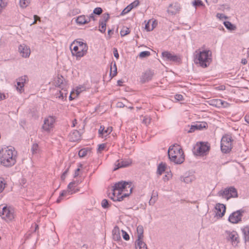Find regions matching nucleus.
Returning a JSON list of instances; mask_svg holds the SVG:
<instances>
[{
  "mask_svg": "<svg viewBox=\"0 0 249 249\" xmlns=\"http://www.w3.org/2000/svg\"><path fill=\"white\" fill-rule=\"evenodd\" d=\"M132 190L131 182L120 181L114 185L112 192L109 193L108 196L114 201H121L124 197L128 196Z\"/></svg>",
  "mask_w": 249,
  "mask_h": 249,
  "instance_id": "obj_1",
  "label": "nucleus"
},
{
  "mask_svg": "<svg viewBox=\"0 0 249 249\" xmlns=\"http://www.w3.org/2000/svg\"><path fill=\"white\" fill-rule=\"evenodd\" d=\"M17 152L11 146H4L0 149V164L5 167H11L17 162Z\"/></svg>",
  "mask_w": 249,
  "mask_h": 249,
  "instance_id": "obj_2",
  "label": "nucleus"
},
{
  "mask_svg": "<svg viewBox=\"0 0 249 249\" xmlns=\"http://www.w3.org/2000/svg\"><path fill=\"white\" fill-rule=\"evenodd\" d=\"M168 155L170 160L176 164H181L185 160L183 151L178 144H174L169 147Z\"/></svg>",
  "mask_w": 249,
  "mask_h": 249,
  "instance_id": "obj_3",
  "label": "nucleus"
},
{
  "mask_svg": "<svg viewBox=\"0 0 249 249\" xmlns=\"http://www.w3.org/2000/svg\"><path fill=\"white\" fill-rule=\"evenodd\" d=\"M70 50L73 56L77 59L84 56L87 53L88 46L86 43L74 40L70 45Z\"/></svg>",
  "mask_w": 249,
  "mask_h": 249,
  "instance_id": "obj_4",
  "label": "nucleus"
},
{
  "mask_svg": "<svg viewBox=\"0 0 249 249\" xmlns=\"http://www.w3.org/2000/svg\"><path fill=\"white\" fill-rule=\"evenodd\" d=\"M211 61V52L209 50L200 51L196 54L194 59L195 64L203 68L208 67Z\"/></svg>",
  "mask_w": 249,
  "mask_h": 249,
  "instance_id": "obj_5",
  "label": "nucleus"
},
{
  "mask_svg": "<svg viewBox=\"0 0 249 249\" xmlns=\"http://www.w3.org/2000/svg\"><path fill=\"white\" fill-rule=\"evenodd\" d=\"M232 141L231 135L225 134L222 137L220 143L221 150L222 153L225 154L230 153L232 148Z\"/></svg>",
  "mask_w": 249,
  "mask_h": 249,
  "instance_id": "obj_6",
  "label": "nucleus"
},
{
  "mask_svg": "<svg viewBox=\"0 0 249 249\" xmlns=\"http://www.w3.org/2000/svg\"><path fill=\"white\" fill-rule=\"evenodd\" d=\"M219 196L229 200L231 197H236L238 196L236 189L233 187L225 188L224 190H221L218 193Z\"/></svg>",
  "mask_w": 249,
  "mask_h": 249,
  "instance_id": "obj_7",
  "label": "nucleus"
},
{
  "mask_svg": "<svg viewBox=\"0 0 249 249\" xmlns=\"http://www.w3.org/2000/svg\"><path fill=\"white\" fill-rule=\"evenodd\" d=\"M210 149V145L207 142H200L196 144L194 148V153L197 156H203Z\"/></svg>",
  "mask_w": 249,
  "mask_h": 249,
  "instance_id": "obj_8",
  "label": "nucleus"
},
{
  "mask_svg": "<svg viewBox=\"0 0 249 249\" xmlns=\"http://www.w3.org/2000/svg\"><path fill=\"white\" fill-rule=\"evenodd\" d=\"M244 210L240 209L232 212L229 216L228 221L232 224H237L242 221Z\"/></svg>",
  "mask_w": 249,
  "mask_h": 249,
  "instance_id": "obj_9",
  "label": "nucleus"
},
{
  "mask_svg": "<svg viewBox=\"0 0 249 249\" xmlns=\"http://www.w3.org/2000/svg\"><path fill=\"white\" fill-rule=\"evenodd\" d=\"M161 57L165 61H170L173 62L179 63L181 59L179 55L171 53L169 51H165L161 53Z\"/></svg>",
  "mask_w": 249,
  "mask_h": 249,
  "instance_id": "obj_10",
  "label": "nucleus"
},
{
  "mask_svg": "<svg viewBox=\"0 0 249 249\" xmlns=\"http://www.w3.org/2000/svg\"><path fill=\"white\" fill-rule=\"evenodd\" d=\"M55 122V118L53 116H49L44 120V123L42 125V129L47 132H50L53 127L54 124Z\"/></svg>",
  "mask_w": 249,
  "mask_h": 249,
  "instance_id": "obj_11",
  "label": "nucleus"
},
{
  "mask_svg": "<svg viewBox=\"0 0 249 249\" xmlns=\"http://www.w3.org/2000/svg\"><path fill=\"white\" fill-rule=\"evenodd\" d=\"M226 232L227 234L226 239L228 241H230L233 246H236L239 242L238 234L235 231H226Z\"/></svg>",
  "mask_w": 249,
  "mask_h": 249,
  "instance_id": "obj_12",
  "label": "nucleus"
},
{
  "mask_svg": "<svg viewBox=\"0 0 249 249\" xmlns=\"http://www.w3.org/2000/svg\"><path fill=\"white\" fill-rule=\"evenodd\" d=\"M0 215L7 221H11L14 217L13 212L7 207H4L1 211H0Z\"/></svg>",
  "mask_w": 249,
  "mask_h": 249,
  "instance_id": "obj_13",
  "label": "nucleus"
},
{
  "mask_svg": "<svg viewBox=\"0 0 249 249\" xmlns=\"http://www.w3.org/2000/svg\"><path fill=\"white\" fill-rule=\"evenodd\" d=\"M132 163V160L131 159H124L121 160H118L114 163L113 170L115 171L120 168L126 167L130 166Z\"/></svg>",
  "mask_w": 249,
  "mask_h": 249,
  "instance_id": "obj_14",
  "label": "nucleus"
},
{
  "mask_svg": "<svg viewBox=\"0 0 249 249\" xmlns=\"http://www.w3.org/2000/svg\"><path fill=\"white\" fill-rule=\"evenodd\" d=\"M210 105L217 107H227L229 106V104L227 102L219 99H213L209 101Z\"/></svg>",
  "mask_w": 249,
  "mask_h": 249,
  "instance_id": "obj_15",
  "label": "nucleus"
},
{
  "mask_svg": "<svg viewBox=\"0 0 249 249\" xmlns=\"http://www.w3.org/2000/svg\"><path fill=\"white\" fill-rule=\"evenodd\" d=\"M28 80V78L27 75L22 76L17 79V90L19 92L21 93L24 91V84L26 81Z\"/></svg>",
  "mask_w": 249,
  "mask_h": 249,
  "instance_id": "obj_16",
  "label": "nucleus"
},
{
  "mask_svg": "<svg viewBox=\"0 0 249 249\" xmlns=\"http://www.w3.org/2000/svg\"><path fill=\"white\" fill-rule=\"evenodd\" d=\"M154 74L153 71L151 70H146L142 73L140 78L141 82L142 83L149 82L152 79Z\"/></svg>",
  "mask_w": 249,
  "mask_h": 249,
  "instance_id": "obj_17",
  "label": "nucleus"
},
{
  "mask_svg": "<svg viewBox=\"0 0 249 249\" xmlns=\"http://www.w3.org/2000/svg\"><path fill=\"white\" fill-rule=\"evenodd\" d=\"M18 51L21 55L24 58L29 57L31 53L30 48L25 44L19 46Z\"/></svg>",
  "mask_w": 249,
  "mask_h": 249,
  "instance_id": "obj_18",
  "label": "nucleus"
},
{
  "mask_svg": "<svg viewBox=\"0 0 249 249\" xmlns=\"http://www.w3.org/2000/svg\"><path fill=\"white\" fill-rule=\"evenodd\" d=\"M226 206L223 204L217 203L215 206V216L222 217L226 212Z\"/></svg>",
  "mask_w": 249,
  "mask_h": 249,
  "instance_id": "obj_19",
  "label": "nucleus"
},
{
  "mask_svg": "<svg viewBox=\"0 0 249 249\" xmlns=\"http://www.w3.org/2000/svg\"><path fill=\"white\" fill-rule=\"evenodd\" d=\"M109 18V15H104L103 18L99 20V30L101 33H104L106 31L107 22Z\"/></svg>",
  "mask_w": 249,
  "mask_h": 249,
  "instance_id": "obj_20",
  "label": "nucleus"
},
{
  "mask_svg": "<svg viewBox=\"0 0 249 249\" xmlns=\"http://www.w3.org/2000/svg\"><path fill=\"white\" fill-rule=\"evenodd\" d=\"M68 138L71 142H78L81 139V134L79 131L73 130L70 133Z\"/></svg>",
  "mask_w": 249,
  "mask_h": 249,
  "instance_id": "obj_21",
  "label": "nucleus"
},
{
  "mask_svg": "<svg viewBox=\"0 0 249 249\" xmlns=\"http://www.w3.org/2000/svg\"><path fill=\"white\" fill-rule=\"evenodd\" d=\"M180 7L178 3H174L170 4L167 10L168 13L175 15L180 11Z\"/></svg>",
  "mask_w": 249,
  "mask_h": 249,
  "instance_id": "obj_22",
  "label": "nucleus"
},
{
  "mask_svg": "<svg viewBox=\"0 0 249 249\" xmlns=\"http://www.w3.org/2000/svg\"><path fill=\"white\" fill-rule=\"evenodd\" d=\"M78 185V182L72 181L70 182L68 185V195H72L78 192L79 189L76 188Z\"/></svg>",
  "mask_w": 249,
  "mask_h": 249,
  "instance_id": "obj_23",
  "label": "nucleus"
},
{
  "mask_svg": "<svg viewBox=\"0 0 249 249\" xmlns=\"http://www.w3.org/2000/svg\"><path fill=\"white\" fill-rule=\"evenodd\" d=\"M56 86L61 89L62 90L66 91L67 85L62 76H58L55 82Z\"/></svg>",
  "mask_w": 249,
  "mask_h": 249,
  "instance_id": "obj_24",
  "label": "nucleus"
},
{
  "mask_svg": "<svg viewBox=\"0 0 249 249\" xmlns=\"http://www.w3.org/2000/svg\"><path fill=\"white\" fill-rule=\"evenodd\" d=\"M112 238L116 241H119L121 239L120 230L117 226H115L112 230Z\"/></svg>",
  "mask_w": 249,
  "mask_h": 249,
  "instance_id": "obj_25",
  "label": "nucleus"
},
{
  "mask_svg": "<svg viewBox=\"0 0 249 249\" xmlns=\"http://www.w3.org/2000/svg\"><path fill=\"white\" fill-rule=\"evenodd\" d=\"M76 22L79 25H83L88 23V21L87 20V18L84 15H81L78 16L76 19Z\"/></svg>",
  "mask_w": 249,
  "mask_h": 249,
  "instance_id": "obj_26",
  "label": "nucleus"
},
{
  "mask_svg": "<svg viewBox=\"0 0 249 249\" xmlns=\"http://www.w3.org/2000/svg\"><path fill=\"white\" fill-rule=\"evenodd\" d=\"M244 235L245 242L249 241V226H246L241 229Z\"/></svg>",
  "mask_w": 249,
  "mask_h": 249,
  "instance_id": "obj_27",
  "label": "nucleus"
},
{
  "mask_svg": "<svg viewBox=\"0 0 249 249\" xmlns=\"http://www.w3.org/2000/svg\"><path fill=\"white\" fill-rule=\"evenodd\" d=\"M194 127H195L196 130H202L208 127V124L207 123L205 122H199L194 124Z\"/></svg>",
  "mask_w": 249,
  "mask_h": 249,
  "instance_id": "obj_28",
  "label": "nucleus"
},
{
  "mask_svg": "<svg viewBox=\"0 0 249 249\" xmlns=\"http://www.w3.org/2000/svg\"><path fill=\"white\" fill-rule=\"evenodd\" d=\"M136 249H147L146 245L142 241V239L137 240L136 245Z\"/></svg>",
  "mask_w": 249,
  "mask_h": 249,
  "instance_id": "obj_29",
  "label": "nucleus"
},
{
  "mask_svg": "<svg viewBox=\"0 0 249 249\" xmlns=\"http://www.w3.org/2000/svg\"><path fill=\"white\" fill-rule=\"evenodd\" d=\"M137 231L138 234V239H142L143 237V228L142 225H139L137 228Z\"/></svg>",
  "mask_w": 249,
  "mask_h": 249,
  "instance_id": "obj_30",
  "label": "nucleus"
},
{
  "mask_svg": "<svg viewBox=\"0 0 249 249\" xmlns=\"http://www.w3.org/2000/svg\"><path fill=\"white\" fill-rule=\"evenodd\" d=\"M158 193L157 192H153L151 198L149 201L150 205H153L158 199Z\"/></svg>",
  "mask_w": 249,
  "mask_h": 249,
  "instance_id": "obj_31",
  "label": "nucleus"
},
{
  "mask_svg": "<svg viewBox=\"0 0 249 249\" xmlns=\"http://www.w3.org/2000/svg\"><path fill=\"white\" fill-rule=\"evenodd\" d=\"M90 150L89 148H84L79 150L78 155L80 158L85 157L88 154Z\"/></svg>",
  "mask_w": 249,
  "mask_h": 249,
  "instance_id": "obj_32",
  "label": "nucleus"
},
{
  "mask_svg": "<svg viewBox=\"0 0 249 249\" xmlns=\"http://www.w3.org/2000/svg\"><path fill=\"white\" fill-rule=\"evenodd\" d=\"M224 25L226 28L230 30H233L235 29V26L231 22L226 21L224 22Z\"/></svg>",
  "mask_w": 249,
  "mask_h": 249,
  "instance_id": "obj_33",
  "label": "nucleus"
},
{
  "mask_svg": "<svg viewBox=\"0 0 249 249\" xmlns=\"http://www.w3.org/2000/svg\"><path fill=\"white\" fill-rule=\"evenodd\" d=\"M111 130L108 128L107 129H105V127L104 126H100V127L99 129V133L101 134L104 135L105 134H109Z\"/></svg>",
  "mask_w": 249,
  "mask_h": 249,
  "instance_id": "obj_34",
  "label": "nucleus"
},
{
  "mask_svg": "<svg viewBox=\"0 0 249 249\" xmlns=\"http://www.w3.org/2000/svg\"><path fill=\"white\" fill-rule=\"evenodd\" d=\"M117 73V69L115 62H114L113 67L112 68L111 66L110 67V75L112 76V77L115 76Z\"/></svg>",
  "mask_w": 249,
  "mask_h": 249,
  "instance_id": "obj_35",
  "label": "nucleus"
},
{
  "mask_svg": "<svg viewBox=\"0 0 249 249\" xmlns=\"http://www.w3.org/2000/svg\"><path fill=\"white\" fill-rule=\"evenodd\" d=\"M165 166L163 163H160L158 166L157 169V173L159 175H161L162 173L165 171Z\"/></svg>",
  "mask_w": 249,
  "mask_h": 249,
  "instance_id": "obj_36",
  "label": "nucleus"
},
{
  "mask_svg": "<svg viewBox=\"0 0 249 249\" xmlns=\"http://www.w3.org/2000/svg\"><path fill=\"white\" fill-rule=\"evenodd\" d=\"M130 33L129 28L124 27L120 31V35L122 37H123Z\"/></svg>",
  "mask_w": 249,
  "mask_h": 249,
  "instance_id": "obj_37",
  "label": "nucleus"
},
{
  "mask_svg": "<svg viewBox=\"0 0 249 249\" xmlns=\"http://www.w3.org/2000/svg\"><path fill=\"white\" fill-rule=\"evenodd\" d=\"M6 185L5 179L2 178H0V194L2 192Z\"/></svg>",
  "mask_w": 249,
  "mask_h": 249,
  "instance_id": "obj_38",
  "label": "nucleus"
},
{
  "mask_svg": "<svg viewBox=\"0 0 249 249\" xmlns=\"http://www.w3.org/2000/svg\"><path fill=\"white\" fill-rule=\"evenodd\" d=\"M31 151L33 154H37L39 152V147L37 143H34L31 147Z\"/></svg>",
  "mask_w": 249,
  "mask_h": 249,
  "instance_id": "obj_39",
  "label": "nucleus"
},
{
  "mask_svg": "<svg viewBox=\"0 0 249 249\" xmlns=\"http://www.w3.org/2000/svg\"><path fill=\"white\" fill-rule=\"evenodd\" d=\"M30 3V0H20L19 5L21 7L26 8Z\"/></svg>",
  "mask_w": 249,
  "mask_h": 249,
  "instance_id": "obj_40",
  "label": "nucleus"
},
{
  "mask_svg": "<svg viewBox=\"0 0 249 249\" xmlns=\"http://www.w3.org/2000/svg\"><path fill=\"white\" fill-rule=\"evenodd\" d=\"M86 89V88L85 86H79L76 87V97L78 96V95L83 91L85 90Z\"/></svg>",
  "mask_w": 249,
  "mask_h": 249,
  "instance_id": "obj_41",
  "label": "nucleus"
},
{
  "mask_svg": "<svg viewBox=\"0 0 249 249\" xmlns=\"http://www.w3.org/2000/svg\"><path fill=\"white\" fill-rule=\"evenodd\" d=\"M62 90L63 91L60 90L59 91V95H57V97L61 100H64L66 98V95L67 93L66 92V90L65 91H64V90Z\"/></svg>",
  "mask_w": 249,
  "mask_h": 249,
  "instance_id": "obj_42",
  "label": "nucleus"
},
{
  "mask_svg": "<svg viewBox=\"0 0 249 249\" xmlns=\"http://www.w3.org/2000/svg\"><path fill=\"white\" fill-rule=\"evenodd\" d=\"M67 195H68V192L67 191H66V190L62 191L61 192V193L60 194V195H59L58 198H57L56 202L57 203H59L61 201L62 197L66 196Z\"/></svg>",
  "mask_w": 249,
  "mask_h": 249,
  "instance_id": "obj_43",
  "label": "nucleus"
},
{
  "mask_svg": "<svg viewBox=\"0 0 249 249\" xmlns=\"http://www.w3.org/2000/svg\"><path fill=\"white\" fill-rule=\"evenodd\" d=\"M193 5L196 7L198 6H203L204 4L202 1L201 0H194V1L193 2Z\"/></svg>",
  "mask_w": 249,
  "mask_h": 249,
  "instance_id": "obj_44",
  "label": "nucleus"
},
{
  "mask_svg": "<svg viewBox=\"0 0 249 249\" xmlns=\"http://www.w3.org/2000/svg\"><path fill=\"white\" fill-rule=\"evenodd\" d=\"M132 9L130 6L129 5L127 6L122 12L121 15H124L127 13H128L129 12H130Z\"/></svg>",
  "mask_w": 249,
  "mask_h": 249,
  "instance_id": "obj_45",
  "label": "nucleus"
},
{
  "mask_svg": "<svg viewBox=\"0 0 249 249\" xmlns=\"http://www.w3.org/2000/svg\"><path fill=\"white\" fill-rule=\"evenodd\" d=\"M150 55V53L149 51H143L140 53L139 56L141 58H143L148 56Z\"/></svg>",
  "mask_w": 249,
  "mask_h": 249,
  "instance_id": "obj_46",
  "label": "nucleus"
},
{
  "mask_svg": "<svg viewBox=\"0 0 249 249\" xmlns=\"http://www.w3.org/2000/svg\"><path fill=\"white\" fill-rule=\"evenodd\" d=\"M102 9L100 7H96L94 8L93 11V14L100 15L102 13Z\"/></svg>",
  "mask_w": 249,
  "mask_h": 249,
  "instance_id": "obj_47",
  "label": "nucleus"
},
{
  "mask_svg": "<svg viewBox=\"0 0 249 249\" xmlns=\"http://www.w3.org/2000/svg\"><path fill=\"white\" fill-rule=\"evenodd\" d=\"M101 205H102V207L104 208H108L109 207L108 201L106 199H104L102 201Z\"/></svg>",
  "mask_w": 249,
  "mask_h": 249,
  "instance_id": "obj_48",
  "label": "nucleus"
},
{
  "mask_svg": "<svg viewBox=\"0 0 249 249\" xmlns=\"http://www.w3.org/2000/svg\"><path fill=\"white\" fill-rule=\"evenodd\" d=\"M140 2L138 0H135L133 2L131 3L130 4V6L132 9L137 7L139 5Z\"/></svg>",
  "mask_w": 249,
  "mask_h": 249,
  "instance_id": "obj_49",
  "label": "nucleus"
},
{
  "mask_svg": "<svg viewBox=\"0 0 249 249\" xmlns=\"http://www.w3.org/2000/svg\"><path fill=\"white\" fill-rule=\"evenodd\" d=\"M122 233H123V238L125 240H126V241L128 240L129 239V238H130L129 235H128V234L126 231H125L124 230H122Z\"/></svg>",
  "mask_w": 249,
  "mask_h": 249,
  "instance_id": "obj_50",
  "label": "nucleus"
},
{
  "mask_svg": "<svg viewBox=\"0 0 249 249\" xmlns=\"http://www.w3.org/2000/svg\"><path fill=\"white\" fill-rule=\"evenodd\" d=\"M194 124L193 125H191V126H190L189 125H188V127H189V130H187V129H186V130L187 131L188 133H193L196 130V129L195 127H194Z\"/></svg>",
  "mask_w": 249,
  "mask_h": 249,
  "instance_id": "obj_51",
  "label": "nucleus"
},
{
  "mask_svg": "<svg viewBox=\"0 0 249 249\" xmlns=\"http://www.w3.org/2000/svg\"><path fill=\"white\" fill-rule=\"evenodd\" d=\"M87 20L88 21V23L90 22L91 20H95V17L94 16V14L91 13L89 16L86 17Z\"/></svg>",
  "mask_w": 249,
  "mask_h": 249,
  "instance_id": "obj_52",
  "label": "nucleus"
},
{
  "mask_svg": "<svg viewBox=\"0 0 249 249\" xmlns=\"http://www.w3.org/2000/svg\"><path fill=\"white\" fill-rule=\"evenodd\" d=\"M175 98L177 101H182L183 99V96L181 94H177L175 96Z\"/></svg>",
  "mask_w": 249,
  "mask_h": 249,
  "instance_id": "obj_53",
  "label": "nucleus"
},
{
  "mask_svg": "<svg viewBox=\"0 0 249 249\" xmlns=\"http://www.w3.org/2000/svg\"><path fill=\"white\" fill-rule=\"evenodd\" d=\"M150 118L148 117H145L143 119V123H144L146 125H148L150 123Z\"/></svg>",
  "mask_w": 249,
  "mask_h": 249,
  "instance_id": "obj_54",
  "label": "nucleus"
},
{
  "mask_svg": "<svg viewBox=\"0 0 249 249\" xmlns=\"http://www.w3.org/2000/svg\"><path fill=\"white\" fill-rule=\"evenodd\" d=\"M192 177H186L184 178L183 181L187 183H188L192 181Z\"/></svg>",
  "mask_w": 249,
  "mask_h": 249,
  "instance_id": "obj_55",
  "label": "nucleus"
},
{
  "mask_svg": "<svg viewBox=\"0 0 249 249\" xmlns=\"http://www.w3.org/2000/svg\"><path fill=\"white\" fill-rule=\"evenodd\" d=\"M113 33V30L109 29L107 31V39H109L111 38V35Z\"/></svg>",
  "mask_w": 249,
  "mask_h": 249,
  "instance_id": "obj_56",
  "label": "nucleus"
},
{
  "mask_svg": "<svg viewBox=\"0 0 249 249\" xmlns=\"http://www.w3.org/2000/svg\"><path fill=\"white\" fill-rule=\"evenodd\" d=\"M113 54H114V57L118 59V58L119 57V53H118L117 49L116 48H114L113 49Z\"/></svg>",
  "mask_w": 249,
  "mask_h": 249,
  "instance_id": "obj_57",
  "label": "nucleus"
},
{
  "mask_svg": "<svg viewBox=\"0 0 249 249\" xmlns=\"http://www.w3.org/2000/svg\"><path fill=\"white\" fill-rule=\"evenodd\" d=\"M217 18H220V19H223V18H226L227 17L222 13H217L216 14Z\"/></svg>",
  "mask_w": 249,
  "mask_h": 249,
  "instance_id": "obj_58",
  "label": "nucleus"
},
{
  "mask_svg": "<svg viewBox=\"0 0 249 249\" xmlns=\"http://www.w3.org/2000/svg\"><path fill=\"white\" fill-rule=\"evenodd\" d=\"M105 147H106L105 144H104V143L100 144L99 145L98 150L99 151L103 150L105 148Z\"/></svg>",
  "mask_w": 249,
  "mask_h": 249,
  "instance_id": "obj_59",
  "label": "nucleus"
},
{
  "mask_svg": "<svg viewBox=\"0 0 249 249\" xmlns=\"http://www.w3.org/2000/svg\"><path fill=\"white\" fill-rule=\"evenodd\" d=\"M68 172V169H66L64 172H63V174L61 176V178L62 179H64L65 178Z\"/></svg>",
  "mask_w": 249,
  "mask_h": 249,
  "instance_id": "obj_60",
  "label": "nucleus"
},
{
  "mask_svg": "<svg viewBox=\"0 0 249 249\" xmlns=\"http://www.w3.org/2000/svg\"><path fill=\"white\" fill-rule=\"evenodd\" d=\"M124 106H125L124 104L121 102H118L117 103V107H118L122 108V107H124Z\"/></svg>",
  "mask_w": 249,
  "mask_h": 249,
  "instance_id": "obj_61",
  "label": "nucleus"
},
{
  "mask_svg": "<svg viewBox=\"0 0 249 249\" xmlns=\"http://www.w3.org/2000/svg\"><path fill=\"white\" fill-rule=\"evenodd\" d=\"M245 121L249 124V115L247 114L245 116Z\"/></svg>",
  "mask_w": 249,
  "mask_h": 249,
  "instance_id": "obj_62",
  "label": "nucleus"
},
{
  "mask_svg": "<svg viewBox=\"0 0 249 249\" xmlns=\"http://www.w3.org/2000/svg\"><path fill=\"white\" fill-rule=\"evenodd\" d=\"M5 98V95L3 93H0V100H3Z\"/></svg>",
  "mask_w": 249,
  "mask_h": 249,
  "instance_id": "obj_63",
  "label": "nucleus"
},
{
  "mask_svg": "<svg viewBox=\"0 0 249 249\" xmlns=\"http://www.w3.org/2000/svg\"><path fill=\"white\" fill-rule=\"evenodd\" d=\"M77 124V121L76 119H74L73 121H72V127H74L75 125V124Z\"/></svg>",
  "mask_w": 249,
  "mask_h": 249,
  "instance_id": "obj_64",
  "label": "nucleus"
}]
</instances>
